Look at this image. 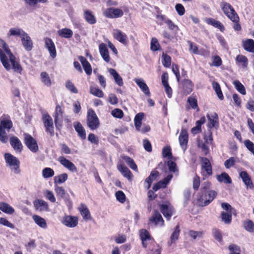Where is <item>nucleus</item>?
I'll list each match as a JSON object with an SVG mask.
<instances>
[{
  "instance_id": "obj_1",
  "label": "nucleus",
  "mask_w": 254,
  "mask_h": 254,
  "mask_svg": "<svg viewBox=\"0 0 254 254\" xmlns=\"http://www.w3.org/2000/svg\"><path fill=\"white\" fill-rule=\"evenodd\" d=\"M0 46L2 48L0 49V60L4 68L7 70L12 68L14 72L21 74L22 70L21 66L16 61L7 44L1 39H0Z\"/></svg>"
},
{
  "instance_id": "obj_2",
  "label": "nucleus",
  "mask_w": 254,
  "mask_h": 254,
  "mask_svg": "<svg viewBox=\"0 0 254 254\" xmlns=\"http://www.w3.org/2000/svg\"><path fill=\"white\" fill-rule=\"evenodd\" d=\"M4 159L6 166L14 174H18L20 172L19 169L20 162L19 160L13 155L7 153L4 154Z\"/></svg>"
},
{
  "instance_id": "obj_3",
  "label": "nucleus",
  "mask_w": 254,
  "mask_h": 254,
  "mask_svg": "<svg viewBox=\"0 0 254 254\" xmlns=\"http://www.w3.org/2000/svg\"><path fill=\"white\" fill-rule=\"evenodd\" d=\"M221 6L223 12L232 22L239 21V17L232 6L229 3L223 2Z\"/></svg>"
},
{
  "instance_id": "obj_4",
  "label": "nucleus",
  "mask_w": 254,
  "mask_h": 254,
  "mask_svg": "<svg viewBox=\"0 0 254 254\" xmlns=\"http://www.w3.org/2000/svg\"><path fill=\"white\" fill-rule=\"evenodd\" d=\"M87 126L92 130L97 129L100 126L99 120L92 109H89L87 113Z\"/></svg>"
},
{
  "instance_id": "obj_5",
  "label": "nucleus",
  "mask_w": 254,
  "mask_h": 254,
  "mask_svg": "<svg viewBox=\"0 0 254 254\" xmlns=\"http://www.w3.org/2000/svg\"><path fill=\"white\" fill-rule=\"evenodd\" d=\"M54 118L55 126L57 129H60L63 126L64 114V108L59 105L56 107Z\"/></svg>"
},
{
  "instance_id": "obj_6",
  "label": "nucleus",
  "mask_w": 254,
  "mask_h": 254,
  "mask_svg": "<svg viewBox=\"0 0 254 254\" xmlns=\"http://www.w3.org/2000/svg\"><path fill=\"white\" fill-rule=\"evenodd\" d=\"M42 121L46 131L49 133L50 136H53L54 135V127L52 117L47 113L44 114L42 116Z\"/></svg>"
},
{
  "instance_id": "obj_7",
  "label": "nucleus",
  "mask_w": 254,
  "mask_h": 254,
  "mask_svg": "<svg viewBox=\"0 0 254 254\" xmlns=\"http://www.w3.org/2000/svg\"><path fill=\"white\" fill-rule=\"evenodd\" d=\"M62 223L68 228H74L78 224L77 216L70 215H65L62 219Z\"/></svg>"
},
{
  "instance_id": "obj_8",
  "label": "nucleus",
  "mask_w": 254,
  "mask_h": 254,
  "mask_svg": "<svg viewBox=\"0 0 254 254\" xmlns=\"http://www.w3.org/2000/svg\"><path fill=\"white\" fill-rule=\"evenodd\" d=\"M24 142L27 147L32 152L36 153L38 151L39 147L37 141L30 135L24 134Z\"/></svg>"
},
{
  "instance_id": "obj_9",
  "label": "nucleus",
  "mask_w": 254,
  "mask_h": 254,
  "mask_svg": "<svg viewBox=\"0 0 254 254\" xmlns=\"http://www.w3.org/2000/svg\"><path fill=\"white\" fill-rule=\"evenodd\" d=\"M103 14L106 17L116 18L122 17L124 14V12L121 9L110 7L107 8Z\"/></svg>"
},
{
  "instance_id": "obj_10",
  "label": "nucleus",
  "mask_w": 254,
  "mask_h": 254,
  "mask_svg": "<svg viewBox=\"0 0 254 254\" xmlns=\"http://www.w3.org/2000/svg\"><path fill=\"white\" fill-rule=\"evenodd\" d=\"M201 167L202 174L205 177L209 176L212 174V167L209 160L204 157L201 158Z\"/></svg>"
},
{
  "instance_id": "obj_11",
  "label": "nucleus",
  "mask_w": 254,
  "mask_h": 254,
  "mask_svg": "<svg viewBox=\"0 0 254 254\" xmlns=\"http://www.w3.org/2000/svg\"><path fill=\"white\" fill-rule=\"evenodd\" d=\"M113 37L125 45L128 43V40L127 35L119 29H115L113 31Z\"/></svg>"
},
{
  "instance_id": "obj_12",
  "label": "nucleus",
  "mask_w": 254,
  "mask_h": 254,
  "mask_svg": "<svg viewBox=\"0 0 254 254\" xmlns=\"http://www.w3.org/2000/svg\"><path fill=\"white\" fill-rule=\"evenodd\" d=\"M59 162L65 168L71 172H76L77 171L76 166L70 161L66 159L64 157L61 156L58 158Z\"/></svg>"
},
{
  "instance_id": "obj_13",
  "label": "nucleus",
  "mask_w": 254,
  "mask_h": 254,
  "mask_svg": "<svg viewBox=\"0 0 254 254\" xmlns=\"http://www.w3.org/2000/svg\"><path fill=\"white\" fill-rule=\"evenodd\" d=\"M179 140L182 149L184 151L186 150L188 142V133L186 129L184 128L182 129L179 137Z\"/></svg>"
},
{
  "instance_id": "obj_14",
  "label": "nucleus",
  "mask_w": 254,
  "mask_h": 254,
  "mask_svg": "<svg viewBox=\"0 0 254 254\" xmlns=\"http://www.w3.org/2000/svg\"><path fill=\"white\" fill-rule=\"evenodd\" d=\"M208 120L207 126L209 128H217L219 126L218 117L216 113H212L207 115Z\"/></svg>"
},
{
  "instance_id": "obj_15",
  "label": "nucleus",
  "mask_w": 254,
  "mask_h": 254,
  "mask_svg": "<svg viewBox=\"0 0 254 254\" xmlns=\"http://www.w3.org/2000/svg\"><path fill=\"white\" fill-rule=\"evenodd\" d=\"M80 214L84 220H90L92 218L91 213L87 206L83 203H81L77 208Z\"/></svg>"
},
{
  "instance_id": "obj_16",
  "label": "nucleus",
  "mask_w": 254,
  "mask_h": 254,
  "mask_svg": "<svg viewBox=\"0 0 254 254\" xmlns=\"http://www.w3.org/2000/svg\"><path fill=\"white\" fill-rule=\"evenodd\" d=\"M135 83L139 87L142 92L147 96H150V92L149 87L142 78H134L133 79Z\"/></svg>"
},
{
  "instance_id": "obj_17",
  "label": "nucleus",
  "mask_w": 254,
  "mask_h": 254,
  "mask_svg": "<svg viewBox=\"0 0 254 254\" xmlns=\"http://www.w3.org/2000/svg\"><path fill=\"white\" fill-rule=\"evenodd\" d=\"M139 236L142 241V244L144 247H146L148 244L151 242V237L145 229H141L139 231Z\"/></svg>"
},
{
  "instance_id": "obj_18",
  "label": "nucleus",
  "mask_w": 254,
  "mask_h": 254,
  "mask_svg": "<svg viewBox=\"0 0 254 254\" xmlns=\"http://www.w3.org/2000/svg\"><path fill=\"white\" fill-rule=\"evenodd\" d=\"M21 42L24 49L30 51L33 48V42L30 37L27 33H25L21 38Z\"/></svg>"
},
{
  "instance_id": "obj_19",
  "label": "nucleus",
  "mask_w": 254,
  "mask_h": 254,
  "mask_svg": "<svg viewBox=\"0 0 254 254\" xmlns=\"http://www.w3.org/2000/svg\"><path fill=\"white\" fill-rule=\"evenodd\" d=\"M45 43L46 47L50 53V56L52 58H55L57 56L55 44L52 39L46 38L45 39Z\"/></svg>"
},
{
  "instance_id": "obj_20",
  "label": "nucleus",
  "mask_w": 254,
  "mask_h": 254,
  "mask_svg": "<svg viewBox=\"0 0 254 254\" xmlns=\"http://www.w3.org/2000/svg\"><path fill=\"white\" fill-rule=\"evenodd\" d=\"M99 51L101 56L106 63L110 61V57L109 56V51L107 46L105 43H101L99 46Z\"/></svg>"
},
{
  "instance_id": "obj_21",
  "label": "nucleus",
  "mask_w": 254,
  "mask_h": 254,
  "mask_svg": "<svg viewBox=\"0 0 254 254\" xmlns=\"http://www.w3.org/2000/svg\"><path fill=\"white\" fill-rule=\"evenodd\" d=\"M160 210L164 216L169 220L173 214V209L170 204H163L160 205Z\"/></svg>"
},
{
  "instance_id": "obj_22",
  "label": "nucleus",
  "mask_w": 254,
  "mask_h": 254,
  "mask_svg": "<svg viewBox=\"0 0 254 254\" xmlns=\"http://www.w3.org/2000/svg\"><path fill=\"white\" fill-rule=\"evenodd\" d=\"M12 123L9 117L7 116H2L0 118V128L3 129H7L8 131L12 127Z\"/></svg>"
},
{
  "instance_id": "obj_23",
  "label": "nucleus",
  "mask_w": 254,
  "mask_h": 254,
  "mask_svg": "<svg viewBox=\"0 0 254 254\" xmlns=\"http://www.w3.org/2000/svg\"><path fill=\"white\" fill-rule=\"evenodd\" d=\"M183 92L185 95L190 94L193 90V84L191 80L186 79L182 81Z\"/></svg>"
},
{
  "instance_id": "obj_24",
  "label": "nucleus",
  "mask_w": 254,
  "mask_h": 254,
  "mask_svg": "<svg viewBox=\"0 0 254 254\" xmlns=\"http://www.w3.org/2000/svg\"><path fill=\"white\" fill-rule=\"evenodd\" d=\"M35 209L40 211H45L48 210V204L47 202L42 199H37L33 202Z\"/></svg>"
},
{
  "instance_id": "obj_25",
  "label": "nucleus",
  "mask_w": 254,
  "mask_h": 254,
  "mask_svg": "<svg viewBox=\"0 0 254 254\" xmlns=\"http://www.w3.org/2000/svg\"><path fill=\"white\" fill-rule=\"evenodd\" d=\"M108 71L111 75H112L114 79L115 83L119 86H122L124 85L123 79L121 75L117 72V71L113 68L108 69Z\"/></svg>"
},
{
  "instance_id": "obj_26",
  "label": "nucleus",
  "mask_w": 254,
  "mask_h": 254,
  "mask_svg": "<svg viewBox=\"0 0 254 254\" xmlns=\"http://www.w3.org/2000/svg\"><path fill=\"white\" fill-rule=\"evenodd\" d=\"M10 143L17 152H21L22 150V145L20 140L16 137L13 136L10 138Z\"/></svg>"
},
{
  "instance_id": "obj_27",
  "label": "nucleus",
  "mask_w": 254,
  "mask_h": 254,
  "mask_svg": "<svg viewBox=\"0 0 254 254\" xmlns=\"http://www.w3.org/2000/svg\"><path fill=\"white\" fill-rule=\"evenodd\" d=\"M117 168L124 177L127 178L129 180H131V173L126 166L122 164H120L118 165Z\"/></svg>"
},
{
  "instance_id": "obj_28",
  "label": "nucleus",
  "mask_w": 254,
  "mask_h": 254,
  "mask_svg": "<svg viewBox=\"0 0 254 254\" xmlns=\"http://www.w3.org/2000/svg\"><path fill=\"white\" fill-rule=\"evenodd\" d=\"M173 176L172 175H168L166 178L162 181H159L153 187V189L154 191H157L161 188H164L166 187L167 184L172 179Z\"/></svg>"
},
{
  "instance_id": "obj_29",
  "label": "nucleus",
  "mask_w": 254,
  "mask_h": 254,
  "mask_svg": "<svg viewBox=\"0 0 254 254\" xmlns=\"http://www.w3.org/2000/svg\"><path fill=\"white\" fill-rule=\"evenodd\" d=\"M32 219L35 223L39 227L44 229H45L47 228V224L46 221L42 217L37 215H33L32 216Z\"/></svg>"
},
{
  "instance_id": "obj_30",
  "label": "nucleus",
  "mask_w": 254,
  "mask_h": 254,
  "mask_svg": "<svg viewBox=\"0 0 254 254\" xmlns=\"http://www.w3.org/2000/svg\"><path fill=\"white\" fill-rule=\"evenodd\" d=\"M240 176L243 180L244 184L247 186L248 188L251 189L253 188L254 186L251 181V178L249 174L246 171H242L240 173Z\"/></svg>"
},
{
  "instance_id": "obj_31",
  "label": "nucleus",
  "mask_w": 254,
  "mask_h": 254,
  "mask_svg": "<svg viewBox=\"0 0 254 254\" xmlns=\"http://www.w3.org/2000/svg\"><path fill=\"white\" fill-rule=\"evenodd\" d=\"M158 172L156 171H152L150 176L147 178L144 182V186L148 189L153 181L155 180L158 176Z\"/></svg>"
},
{
  "instance_id": "obj_32",
  "label": "nucleus",
  "mask_w": 254,
  "mask_h": 254,
  "mask_svg": "<svg viewBox=\"0 0 254 254\" xmlns=\"http://www.w3.org/2000/svg\"><path fill=\"white\" fill-rule=\"evenodd\" d=\"M79 60L82 64L84 70L86 73L88 75H90L92 73V68L90 64L87 61V60L83 57L80 56L79 57Z\"/></svg>"
},
{
  "instance_id": "obj_33",
  "label": "nucleus",
  "mask_w": 254,
  "mask_h": 254,
  "mask_svg": "<svg viewBox=\"0 0 254 254\" xmlns=\"http://www.w3.org/2000/svg\"><path fill=\"white\" fill-rule=\"evenodd\" d=\"M243 46L247 51L254 53V41L253 39H249L243 41Z\"/></svg>"
},
{
  "instance_id": "obj_34",
  "label": "nucleus",
  "mask_w": 254,
  "mask_h": 254,
  "mask_svg": "<svg viewBox=\"0 0 254 254\" xmlns=\"http://www.w3.org/2000/svg\"><path fill=\"white\" fill-rule=\"evenodd\" d=\"M25 33L26 32L21 28L13 27L9 29L7 33V35L8 36H19L21 38Z\"/></svg>"
},
{
  "instance_id": "obj_35",
  "label": "nucleus",
  "mask_w": 254,
  "mask_h": 254,
  "mask_svg": "<svg viewBox=\"0 0 254 254\" xmlns=\"http://www.w3.org/2000/svg\"><path fill=\"white\" fill-rule=\"evenodd\" d=\"M149 220L150 221L153 222L155 225L162 226L164 224V221L161 215L159 212L157 211L154 212V214Z\"/></svg>"
},
{
  "instance_id": "obj_36",
  "label": "nucleus",
  "mask_w": 254,
  "mask_h": 254,
  "mask_svg": "<svg viewBox=\"0 0 254 254\" xmlns=\"http://www.w3.org/2000/svg\"><path fill=\"white\" fill-rule=\"evenodd\" d=\"M0 210L8 214H12L15 210L9 204L5 202H0Z\"/></svg>"
},
{
  "instance_id": "obj_37",
  "label": "nucleus",
  "mask_w": 254,
  "mask_h": 254,
  "mask_svg": "<svg viewBox=\"0 0 254 254\" xmlns=\"http://www.w3.org/2000/svg\"><path fill=\"white\" fill-rule=\"evenodd\" d=\"M58 34L61 37L68 39L72 36L73 32L70 29L64 28L58 30Z\"/></svg>"
},
{
  "instance_id": "obj_38",
  "label": "nucleus",
  "mask_w": 254,
  "mask_h": 254,
  "mask_svg": "<svg viewBox=\"0 0 254 254\" xmlns=\"http://www.w3.org/2000/svg\"><path fill=\"white\" fill-rule=\"evenodd\" d=\"M74 127L80 137L82 139H85V130L83 127H82V126L81 125V124H80L79 123H75L74 124Z\"/></svg>"
},
{
  "instance_id": "obj_39",
  "label": "nucleus",
  "mask_w": 254,
  "mask_h": 254,
  "mask_svg": "<svg viewBox=\"0 0 254 254\" xmlns=\"http://www.w3.org/2000/svg\"><path fill=\"white\" fill-rule=\"evenodd\" d=\"M205 21L207 24L211 25L213 26L220 29L221 31H223L224 30V27L223 24L218 21H217L211 18H207L205 20Z\"/></svg>"
},
{
  "instance_id": "obj_40",
  "label": "nucleus",
  "mask_w": 254,
  "mask_h": 254,
  "mask_svg": "<svg viewBox=\"0 0 254 254\" xmlns=\"http://www.w3.org/2000/svg\"><path fill=\"white\" fill-rule=\"evenodd\" d=\"M217 180L220 183H224L225 184H230L232 180L229 176L225 172H223L220 175L216 176Z\"/></svg>"
},
{
  "instance_id": "obj_41",
  "label": "nucleus",
  "mask_w": 254,
  "mask_h": 254,
  "mask_svg": "<svg viewBox=\"0 0 254 254\" xmlns=\"http://www.w3.org/2000/svg\"><path fill=\"white\" fill-rule=\"evenodd\" d=\"M84 17L86 21L90 24H94L96 22V18L89 10L84 11Z\"/></svg>"
},
{
  "instance_id": "obj_42",
  "label": "nucleus",
  "mask_w": 254,
  "mask_h": 254,
  "mask_svg": "<svg viewBox=\"0 0 254 254\" xmlns=\"http://www.w3.org/2000/svg\"><path fill=\"white\" fill-rule=\"evenodd\" d=\"M180 229L179 226H177L171 236L170 237V241L168 243L169 246H171L172 244L175 243L177 240H178L179 234H180Z\"/></svg>"
},
{
  "instance_id": "obj_43",
  "label": "nucleus",
  "mask_w": 254,
  "mask_h": 254,
  "mask_svg": "<svg viewBox=\"0 0 254 254\" xmlns=\"http://www.w3.org/2000/svg\"><path fill=\"white\" fill-rule=\"evenodd\" d=\"M122 158L131 169L137 171V165L132 158L127 156H122Z\"/></svg>"
},
{
  "instance_id": "obj_44",
  "label": "nucleus",
  "mask_w": 254,
  "mask_h": 254,
  "mask_svg": "<svg viewBox=\"0 0 254 254\" xmlns=\"http://www.w3.org/2000/svg\"><path fill=\"white\" fill-rule=\"evenodd\" d=\"M236 61L237 64H241L243 67L246 68L247 67L248 60L246 56L242 55H239L236 58Z\"/></svg>"
},
{
  "instance_id": "obj_45",
  "label": "nucleus",
  "mask_w": 254,
  "mask_h": 254,
  "mask_svg": "<svg viewBox=\"0 0 254 254\" xmlns=\"http://www.w3.org/2000/svg\"><path fill=\"white\" fill-rule=\"evenodd\" d=\"M144 117L143 113H139L135 116L134 122L136 129H139L141 126L142 121Z\"/></svg>"
},
{
  "instance_id": "obj_46",
  "label": "nucleus",
  "mask_w": 254,
  "mask_h": 254,
  "mask_svg": "<svg viewBox=\"0 0 254 254\" xmlns=\"http://www.w3.org/2000/svg\"><path fill=\"white\" fill-rule=\"evenodd\" d=\"M67 178L68 176L67 174H61L54 178V184L55 185L63 184L67 180Z\"/></svg>"
},
{
  "instance_id": "obj_47",
  "label": "nucleus",
  "mask_w": 254,
  "mask_h": 254,
  "mask_svg": "<svg viewBox=\"0 0 254 254\" xmlns=\"http://www.w3.org/2000/svg\"><path fill=\"white\" fill-rule=\"evenodd\" d=\"M244 229L249 232H254V223L251 220H246L244 222Z\"/></svg>"
},
{
  "instance_id": "obj_48",
  "label": "nucleus",
  "mask_w": 254,
  "mask_h": 254,
  "mask_svg": "<svg viewBox=\"0 0 254 254\" xmlns=\"http://www.w3.org/2000/svg\"><path fill=\"white\" fill-rule=\"evenodd\" d=\"M40 76L42 82L44 85L48 87H49L51 85V80L48 73H47L46 72H42L41 73Z\"/></svg>"
},
{
  "instance_id": "obj_49",
  "label": "nucleus",
  "mask_w": 254,
  "mask_h": 254,
  "mask_svg": "<svg viewBox=\"0 0 254 254\" xmlns=\"http://www.w3.org/2000/svg\"><path fill=\"white\" fill-rule=\"evenodd\" d=\"M90 93L98 97H103L104 96L103 92L98 88L91 86L90 87Z\"/></svg>"
},
{
  "instance_id": "obj_50",
  "label": "nucleus",
  "mask_w": 254,
  "mask_h": 254,
  "mask_svg": "<svg viewBox=\"0 0 254 254\" xmlns=\"http://www.w3.org/2000/svg\"><path fill=\"white\" fill-rule=\"evenodd\" d=\"M187 102L192 109H197V110L198 111L197 101L195 96L192 95L189 97Z\"/></svg>"
},
{
  "instance_id": "obj_51",
  "label": "nucleus",
  "mask_w": 254,
  "mask_h": 254,
  "mask_svg": "<svg viewBox=\"0 0 254 254\" xmlns=\"http://www.w3.org/2000/svg\"><path fill=\"white\" fill-rule=\"evenodd\" d=\"M233 84L236 89L242 95H245L246 94L244 86L239 80H234L233 82Z\"/></svg>"
},
{
  "instance_id": "obj_52",
  "label": "nucleus",
  "mask_w": 254,
  "mask_h": 254,
  "mask_svg": "<svg viewBox=\"0 0 254 254\" xmlns=\"http://www.w3.org/2000/svg\"><path fill=\"white\" fill-rule=\"evenodd\" d=\"M188 43L189 44V46H190L189 50L190 52L192 53L193 54H197V55H198V54L203 55H205L204 52H201V50H200V51L198 50L197 46L195 44H194L190 41H189Z\"/></svg>"
},
{
  "instance_id": "obj_53",
  "label": "nucleus",
  "mask_w": 254,
  "mask_h": 254,
  "mask_svg": "<svg viewBox=\"0 0 254 254\" xmlns=\"http://www.w3.org/2000/svg\"><path fill=\"white\" fill-rule=\"evenodd\" d=\"M212 87L215 90L218 98L220 100H223L224 97L219 84L216 82H213L212 83Z\"/></svg>"
},
{
  "instance_id": "obj_54",
  "label": "nucleus",
  "mask_w": 254,
  "mask_h": 254,
  "mask_svg": "<svg viewBox=\"0 0 254 254\" xmlns=\"http://www.w3.org/2000/svg\"><path fill=\"white\" fill-rule=\"evenodd\" d=\"M221 217L223 221L226 224H229L232 220V212H222Z\"/></svg>"
},
{
  "instance_id": "obj_55",
  "label": "nucleus",
  "mask_w": 254,
  "mask_h": 254,
  "mask_svg": "<svg viewBox=\"0 0 254 254\" xmlns=\"http://www.w3.org/2000/svg\"><path fill=\"white\" fill-rule=\"evenodd\" d=\"M55 191L56 193L57 196L60 198H63L65 194V191L63 187H60L57 185L55 186Z\"/></svg>"
},
{
  "instance_id": "obj_56",
  "label": "nucleus",
  "mask_w": 254,
  "mask_h": 254,
  "mask_svg": "<svg viewBox=\"0 0 254 254\" xmlns=\"http://www.w3.org/2000/svg\"><path fill=\"white\" fill-rule=\"evenodd\" d=\"M162 63L164 66L166 67H169L171 64V57L167 54L163 53L162 56Z\"/></svg>"
},
{
  "instance_id": "obj_57",
  "label": "nucleus",
  "mask_w": 254,
  "mask_h": 254,
  "mask_svg": "<svg viewBox=\"0 0 254 254\" xmlns=\"http://www.w3.org/2000/svg\"><path fill=\"white\" fill-rule=\"evenodd\" d=\"M54 171L49 167L44 168L42 171V176L44 178H48L54 176Z\"/></svg>"
},
{
  "instance_id": "obj_58",
  "label": "nucleus",
  "mask_w": 254,
  "mask_h": 254,
  "mask_svg": "<svg viewBox=\"0 0 254 254\" xmlns=\"http://www.w3.org/2000/svg\"><path fill=\"white\" fill-rule=\"evenodd\" d=\"M150 49L153 51L159 50L160 46L158 40L156 38H152L150 42Z\"/></svg>"
},
{
  "instance_id": "obj_59",
  "label": "nucleus",
  "mask_w": 254,
  "mask_h": 254,
  "mask_svg": "<svg viewBox=\"0 0 254 254\" xmlns=\"http://www.w3.org/2000/svg\"><path fill=\"white\" fill-rule=\"evenodd\" d=\"M44 194L45 197L51 202H56V199L53 191L46 190L44 191Z\"/></svg>"
},
{
  "instance_id": "obj_60",
  "label": "nucleus",
  "mask_w": 254,
  "mask_h": 254,
  "mask_svg": "<svg viewBox=\"0 0 254 254\" xmlns=\"http://www.w3.org/2000/svg\"><path fill=\"white\" fill-rule=\"evenodd\" d=\"M162 155L163 157H168V159H173V157L171 153V148L170 146H165L162 151Z\"/></svg>"
},
{
  "instance_id": "obj_61",
  "label": "nucleus",
  "mask_w": 254,
  "mask_h": 254,
  "mask_svg": "<svg viewBox=\"0 0 254 254\" xmlns=\"http://www.w3.org/2000/svg\"><path fill=\"white\" fill-rule=\"evenodd\" d=\"M65 86L67 90L73 93H77L78 90L75 87L74 85L72 82L69 80H67L65 82Z\"/></svg>"
},
{
  "instance_id": "obj_62",
  "label": "nucleus",
  "mask_w": 254,
  "mask_h": 254,
  "mask_svg": "<svg viewBox=\"0 0 254 254\" xmlns=\"http://www.w3.org/2000/svg\"><path fill=\"white\" fill-rule=\"evenodd\" d=\"M237 161V159L233 157L229 158L228 159L226 160L224 162V166L227 169H229L232 167H233L235 163Z\"/></svg>"
},
{
  "instance_id": "obj_63",
  "label": "nucleus",
  "mask_w": 254,
  "mask_h": 254,
  "mask_svg": "<svg viewBox=\"0 0 254 254\" xmlns=\"http://www.w3.org/2000/svg\"><path fill=\"white\" fill-rule=\"evenodd\" d=\"M117 199L121 203L125 202L126 200V195L123 191L119 190L115 194Z\"/></svg>"
},
{
  "instance_id": "obj_64",
  "label": "nucleus",
  "mask_w": 254,
  "mask_h": 254,
  "mask_svg": "<svg viewBox=\"0 0 254 254\" xmlns=\"http://www.w3.org/2000/svg\"><path fill=\"white\" fill-rule=\"evenodd\" d=\"M246 147L254 155V144L250 140H246L244 142Z\"/></svg>"
}]
</instances>
